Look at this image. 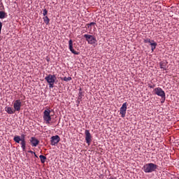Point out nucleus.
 Here are the masks:
<instances>
[{"instance_id": "nucleus-16", "label": "nucleus", "mask_w": 179, "mask_h": 179, "mask_svg": "<svg viewBox=\"0 0 179 179\" xmlns=\"http://www.w3.org/2000/svg\"><path fill=\"white\" fill-rule=\"evenodd\" d=\"M14 141L16 142V143H20V141H22V138L19 136H16L14 137Z\"/></svg>"}, {"instance_id": "nucleus-19", "label": "nucleus", "mask_w": 179, "mask_h": 179, "mask_svg": "<svg viewBox=\"0 0 179 179\" xmlns=\"http://www.w3.org/2000/svg\"><path fill=\"white\" fill-rule=\"evenodd\" d=\"M5 17V12L0 11V19H4Z\"/></svg>"}, {"instance_id": "nucleus-12", "label": "nucleus", "mask_w": 179, "mask_h": 179, "mask_svg": "<svg viewBox=\"0 0 179 179\" xmlns=\"http://www.w3.org/2000/svg\"><path fill=\"white\" fill-rule=\"evenodd\" d=\"M31 143H32V145L37 146V145H38V143H40V141L38 140H37V138H36L34 137H31Z\"/></svg>"}, {"instance_id": "nucleus-21", "label": "nucleus", "mask_w": 179, "mask_h": 179, "mask_svg": "<svg viewBox=\"0 0 179 179\" xmlns=\"http://www.w3.org/2000/svg\"><path fill=\"white\" fill-rule=\"evenodd\" d=\"M94 24H96V23L94 22H91L90 24H87V28L90 29V27H92V26H94Z\"/></svg>"}, {"instance_id": "nucleus-3", "label": "nucleus", "mask_w": 179, "mask_h": 179, "mask_svg": "<svg viewBox=\"0 0 179 179\" xmlns=\"http://www.w3.org/2000/svg\"><path fill=\"white\" fill-rule=\"evenodd\" d=\"M84 37L86 39V41H87L88 44H96V43H97L96 38L92 35L85 34Z\"/></svg>"}, {"instance_id": "nucleus-6", "label": "nucleus", "mask_w": 179, "mask_h": 179, "mask_svg": "<svg viewBox=\"0 0 179 179\" xmlns=\"http://www.w3.org/2000/svg\"><path fill=\"white\" fill-rule=\"evenodd\" d=\"M20 107H22V101L20 100H16L13 105L14 110L20 111Z\"/></svg>"}, {"instance_id": "nucleus-18", "label": "nucleus", "mask_w": 179, "mask_h": 179, "mask_svg": "<svg viewBox=\"0 0 179 179\" xmlns=\"http://www.w3.org/2000/svg\"><path fill=\"white\" fill-rule=\"evenodd\" d=\"M43 20H44L45 24H48L50 23V18H48V16H45L43 17Z\"/></svg>"}, {"instance_id": "nucleus-22", "label": "nucleus", "mask_w": 179, "mask_h": 179, "mask_svg": "<svg viewBox=\"0 0 179 179\" xmlns=\"http://www.w3.org/2000/svg\"><path fill=\"white\" fill-rule=\"evenodd\" d=\"M144 43H149L150 44V43H153V42H152V41H150V38H147L144 40Z\"/></svg>"}, {"instance_id": "nucleus-23", "label": "nucleus", "mask_w": 179, "mask_h": 179, "mask_svg": "<svg viewBox=\"0 0 179 179\" xmlns=\"http://www.w3.org/2000/svg\"><path fill=\"white\" fill-rule=\"evenodd\" d=\"M47 13H48V11H47V9H44L43 13V16H45Z\"/></svg>"}, {"instance_id": "nucleus-4", "label": "nucleus", "mask_w": 179, "mask_h": 179, "mask_svg": "<svg viewBox=\"0 0 179 179\" xmlns=\"http://www.w3.org/2000/svg\"><path fill=\"white\" fill-rule=\"evenodd\" d=\"M155 94L157 96H159L162 97V99H166V93H164V91L160 87L155 88L154 90Z\"/></svg>"}, {"instance_id": "nucleus-14", "label": "nucleus", "mask_w": 179, "mask_h": 179, "mask_svg": "<svg viewBox=\"0 0 179 179\" xmlns=\"http://www.w3.org/2000/svg\"><path fill=\"white\" fill-rule=\"evenodd\" d=\"M152 51H154L156 48V45H157V43L155 42V41H152V43H150Z\"/></svg>"}, {"instance_id": "nucleus-24", "label": "nucleus", "mask_w": 179, "mask_h": 179, "mask_svg": "<svg viewBox=\"0 0 179 179\" xmlns=\"http://www.w3.org/2000/svg\"><path fill=\"white\" fill-rule=\"evenodd\" d=\"M1 30H2V22H0V34H1Z\"/></svg>"}, {"instance_id": "nucleus-9", "label": "nucleus", "mask_w": 179, "mask_h": 179, "mask_svg": "<svg viewBox=\"0 0 179 179\" xmlns=\"http://www.w3.org/2000/svg\"><path fill=\"white\" fill-rule=\"evenodd\" d=\"M85 141L88 145H90V142H92V134H90L89 130H85Z\"/></svg>"}, {"instance_id": "nucleus-11", "label": "nucleus", "mask_w": 179, "mask_h": 179, "mask_svg": "<svg viewBox=\"0 0 179 179\" xmlns=\"http://www.w3.org/2000/svg\"><path fill=\"white\" fill-rule=\"evenodd\" d=\"M21 145L23 150H26V141L24 140V135L21 136Z\"/></svg>"}, {"instance_id": "nucleus-10", "label": "nucleus", "mask_w": 179, "mask_h": 179, "mask_svg": "<svg viewBox=\"0 0 179 179\" xmlns=\"http://www.w3.org/2000/svg\"><path fill=\"white\" fill-rule=\"evenodd\" d=\"M69 50L70 51L73 53L75 54V55H78V52H76L74 49H73V42L72 41V40L71 39L69 41Z\"/></svg>"}, {"instance_id": "nucleus-2", "label": "nucleus", "mask_w": 179, "mask_h": 179, "mask_svg": "<svg viewBox=\"0 0 179 179\" xmlns=\"http://www.w3.org/2000/svg\"><path fill=\"white\" fill-rule=\"evenodd\" d=\"M55 79H57V77L55 76L52 75H48L45 78V80L49 84V87L52 88L54 87V83H55Z\"/></svg>"}, {"instance_id": "nucleus-15", "label": "nucleus", "mask_w": 179, "mask_h": 179, "mask_svg": "<svg viewBox=\"0 0 179 179\" xmlns=\"http://www.w3.org/2000/svg\"><path fill=\"white\" fill-rule=\"evenodd\" d=\"M166 66H167V62H162L160 63L161 69H166Z\"/></svg>"}, {"instance_id": "nucleus-17", "label": "nucleus", "mask_w": 179, "mask_h": 179, "mask_svg": "<svg viewBox=\"0 0 179 179\" xmlns=\"http://www.w3.org/2000/svg\"><path fill=\"white\" fill-rule=\"evenodd\" d=\"M39 157H40L41 163H45V159H47V157H45V156L40 155Z\"/></svg>"}, {"instance_id": "nucleus-7", "label": "nucleus", "mask_w": 179, "mask_h": 179, "mask_svg": "<svg viewBox=\"0 0 179 179\" xmlns=\"http://www.w3.org/2000/svg\"><path fill=\"white\" fill-rule=\"evenodd\" d=\"M50 142H51V145H52L53 146H55V145H57V143L59 142V136L57 135V136H52Z\"/></svg>"}, {"instance_id": "nucleus-8", "label": "nucleus", "mask_w": 179, "mask_h": 179, "mask_svg": "<svg viewBox=\"0 0 179 179\" xmlns=\"http://www.w3.org/2000/svg\"><path fill=\"white\" fill-rule=\"evenodd\" d=\"M120 114L124 118L125 117V114H127V102L122 104V107L120 108Z\"/></svg>"}, {"instance_id": "nucleus-25", "label": "nucleus", "mask_w": 179, "mask_h": 179, "mask_svg": "<svg viewBox=\"0 0 179 179\" xmlns=\"http://www.w3.org/2000/svg\"><path fill=\"white\" fill-rule=\"evenodd\" d=\"M34 155H35V156H37L35 152H34Z\"/></svg>"}, {"instance_id": "nucleus-1", "label": "nucleus", "mask_w": 179, "mask_h": 179, "mask_svg": "<svg viewBox=\"0 0 179 179\" xmlns=\"http://www.w3.org/2000/svg\"><path fill=\"white\" fill-rule=\"evenodd\" d=\"M157 169V165L152 163L144 166L145 173H152V171H155Z\"/></svg>"}, {"instance_id": "nucleus-13", "label": "nucleus", "mask_w": 179, "mask_h": 179, "mask_svg": "<svg viewBox=\"0 0 179 179\" xmlns=\"http://www.w3.org/2000/svg\"><path fill=\"white\" fill-rule=\"evenodd\" d=\"M6 111L8 113V114H15V110H13V108L11 107L6 108Z\"/></svg>"}, {"instance_id": "nucleus-5", "label": "nucleus", "mask_w": 179, "mask_h": 179, "mask_svg": "<svg viewBox=\"0 0 179 179\" xmlns=\"http://www.w3.org/2000/svg\"><path fill=\"white\" fill-rule=\"evenodd\" d=\"M51 110H48L43 112V119L45 121L46 124H50V121H51V115H50Z\"/></svg>"}, {"instance_id": "nucleus-20", "label": "nucleus", "mask_w": 179, "mask_h": 179, "mask_svg": "<svg viewBox=\"0 0 179 179\" xmlns=\"http://www.w3.org/2000/svg\"><path fill=\"white\" fill-rule=\"evenodd\" d=\"M64 80L65 82H68V81H69V80H72V78H71V77H64Z\"/></svg>"}]
</instances>
